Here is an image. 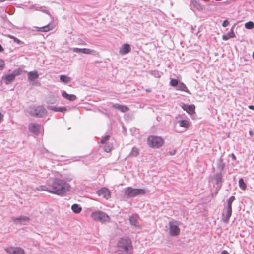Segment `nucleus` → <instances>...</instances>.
I'll return each instance as SVG.
<instances>
[{"instance_id": "1", "label": "nucleus", "mask_w": 254, "mask_h": 254, "mask_svg": "<svg viewBox=\"0 0 254 254\" xmlns=\"http://www.w3.org/2000/svg\"><path fill=\"white\" fill-rule=\"evenodd\" d=\"M70 188V185L66 181L55 177L49 181L47 186H40L38 190L63 195L69 190Z\"/></svg>"}, {"instance_id": "2", "label": "nucleus", "mask_w": 254, "mask_h": 254, "mask_svg": "<svg viewBox=\"0 0 254 254\" xmlns=\"http://www.w3.org/2000/svg\"><path fill=\"white\" fill-rule=\"evenodd\" d=\"M116 254H132V245L131 241L128 237L120 239L117 243Z\"/></svg>"}, {"instance_id": "3", "label": "nucleus", "mask_w": 254, "mask_h": 254, "mask_svg": "<svg viewBox=\"0 0 254 254\" xmlns=\"http://www.w3.org/2000/svg\"><path fill=\"white\" fill-rule=\"evenodd\" d=\"M147 142L150 147L154 148H159L163 145L164 140L161 137L150 135L148 137Z\"/></svg>"}, {"instance_id": "4", "label": "nucleus", "mask_w": 254, "mask_h": 254, "mask_svg": "<svg viewBox=\"0 0 254 254\" xmlns=\"http://www.w3.org/2000/svg\"><path fill=\"white\" fill-rule=\"evenodd\" d=\"M29 113L33 117L42 118L47 115V111L43 106L39 105L31 108Z\"/></svg>"}, {"instance_id": "5", "label": "nucleus", "mask_w": 254, "mask_h": 254, "mask_svg": "<svg viewBox=\"0 0 254 254\" xmlns=\"http://www.w3.org/2000/svg\"><path fill=\"white\" fill-rule=\"evenodd\" d=\"M91 217L95 221L101 223L110 221L109 216L105 213L101 211H97L92 213Z\"/></svg>"}, {"instance_id": "6", "label": "nucleus", "mask_w": 254, "mask_h": 254, "mask_svg": "<svg viewBox=\"0 0 254 254\" xmlns=\"http://www.w3.org/2000/svg\"><path fill=\"white\" fill-rule=\"evenodd\" d=\"M22 73V70L20 68L15 69L11 73L5 74L2 77L4 83L8 85L13 81L17 76L20 75Z\"/></svg>"}, {"instance_id": "7", "label": "nucleus", "mask_w": 254, "mask_h": 254, "mask_svg": "<svg viewBox=\"0 0 254 254\" xmlns=\"http://www.w3.org/2000/svg\"><path fill=\"white\" fill-rule=\"evenodd\" d=\"M145 190L141 189L127 187L125 189V195L127 197H135L139 194H144Z\"/></svg>"}, {"instance_id": "8", "label": "nucleus", "mask_w": 254, "mask_h": 254, "mask_svg": "<svg viewBox=\"0 0 254 254\" xmlns=\"http://www.w3.org/2000/svg\"><path fill=\"white\" fill-rule=\"evenodd\" d=\"M235 198L234 196H231L227 200V207L226 208V213L225 215H224V221L225 222H228L230 219V218L232 215V204L233 202L235 200Z\"/></svg>"}, {"instance_id": "9", "label": "nucleus", "mask_w": 254, "mask_h": 254, "mask_svg": "<svg viewBox=\"0 0 254 254\" xmlns=\"http://www.w3.org/2000/svg\"><path fill=\"white\" fill-rule=\"evenodd\" d=\"M179 223L178 221L169 222V233L171 236H176L180 234V229L177 225Z\"/></svg>"}, {"instance_id": "10", "label": "nucleus", "mask_w": 254, "mask_h": 254, "mask_svg": "<svg viewBox=\"0 0 254 254\" xmlns=\"http://www.w3.org/2000/svg\"><path fill=\"white\" fill-rule=\"evenodd\" d=\"M12 221L15 224L26 225L30 221L28 217L21 216L18 217H13L11 218Z\"/></svg>"}, {"instance_id": "11", "label": "nucleus", "mask_w": 254, "mask_h": 254, "mask_svg": "<svg viewBox=\"0 0 254 254\" xmlns=\"http://www.w3.org/2000/svg\"><path fill=\"white\" fill-rule=\"evenodd\" d=\"M139 217L137 214H133L129 217L130 224L137 229H141V225L139 223Z\"/></svg>"}, {"instance_id": "12", "label": "nucleus", "mask_w": 254, "mask_h": 254, "mask_svg": "<svg viewBox=\"0 0 254 254\" xmlns=\"http://www.w3.org/2000/svg\"><path fill=\"white\" fill-rule=\"evenodd\" d=\"M96 193L99 196H102L104 198L108 200L111 197V192L108 188L103 187L96 191Z\"/></svg>"}, {"instance_id": "13", "label": "nucleus", "mask_w": 254, "mask_h": 254, "mask_svg": "<svg viewBox=\"0 0 254 254\" xmlns=\"http://www.w3.org/2000/svg\"><path fill=\"white\" fill-rule=\"evenodd\" d=\"M212 180L218 185L217 188L218 187L220 189L222 186V183L223 182L222 173L217 172L215 173L213 176Z\"/></svg>"}, {"instance_id": "14", "label": "nucleus", "mask_w": 254, "mask_h": 254, "mask_svg": "<svg viewBox=\"0 0 254 254\" xmlns=\"http://www.w3.org/2000/svg\"><path fill=\"white\" fill-rule=\"evenodd\" d=\"M130 50L131 48L130 45L127 43H125L120 48L119 53L121 55H124L129 53Z\"/></svg>"}, {"instance_id": "15", "label": "nucleus", "mask_w": 254, "mask_h": 254, "mask_svg": "<svg viewBox=\"0 0 254 254\" xmlns=\"http://www.w3.org/2000/svg\"><path fill=\"white\" fill-rule=\"evenodd\" d=\"M40 125L37 123H32L29 125V130L36 134L39 133L40 129Z\"/></svg>"}, {"instance_id": "16", "label": "nucleus", "mask_w": 254, "mask_h": 254, "mask_svg": "<svg viewBox=\"0 0 254 254\" xmlns=\"http://www.w3.org/2000/svg\"><path fill=\"white\" fill-rule=\"evenodd\" d=\"M183 109L189 114H193L195 112V106L193 104L188 105L184 104L182 106Z\"/></svg>"}, {"instance_id": "17", "label": "nucleus", "mask_w": 254, "mask_h": 254, "mask_svg": "<svg viewBox=\"0 0 254 254\" xmlns=\"http://www.w3.org/2000/svg\"><path fill=\"white\" fill-rule=\"evenodd\" d=\"M62 95L63 97L65 98L66 99L70 101H73L76 100L77 97L74 94H69L67 93L65 91H63L62 93Z\"/></svg>"}, {"instance_id": "18", "label": "nucleus", "mask_w": 254, "mask_h": 254, "mask_svg": "<svg viewBox=\"0 0 254 254\" xmlns=\"http://www.w3.org/2000/svg\"><path fill=\"white\" fill-rule=\"evenodd\" d=\"M52 27L50 24H47L42 27H34V31L39 32H47L51 29Z\"/></svg>"}, {"instance_id": "19", "label": "nucleus", "mask_w": 254, "mask_h": 254, "mask_svg": "<svg viewBox=\"0 0 254 254\" xmlns=\"http://www.w3.org/2000/svg\"><path fill=\"white\" fill-rule=\"evenodd\" d=\"M27 75L28 80L30 81H33L39 77V74L36 71L28 72Z\"/></svg>"}, {"instance_id": "20", "label": "nucleus", "mask_w": 254, "mask_h": 254, "mask_svg": "<svg viewBox=\"0 0 254 254\" xmlns=\"http://www.w3.org/2000/svg\"><path fill=\"white\" fill-rule=\"evenodd\" d=\"M112 107L120 110L122 112H126L129 110L128 107L127 106L119 104H113Z\"/></svg>"}, {"instance_id": "21", "label": "nucleus", "mask_w": 254, "mask_h": 254, "mask_svg": "<svg viewBox=\"0 0 254 254\" xmlns=\"http://www.w3.org/2000/svg\"><path fill=\"white\" fill-rule=\"evenodd\" d=\"M225 166V163L223 162L222 159L221 158H220L217 161V169L219 171V172L222 173V172L223 171L224 167Z\"/></svg>"}, {"instance_id": "22", "label": "nucleus", "mask_w": 254, "mask_h": 254, "mask_svg": "<svg viewBox=\"0 0 254 254\" xmlns=\"http://www.w3.org/2000/svg\"><path fill=\"white\" fill-rule=\"evenodd\" d=\"M236 37V35L234 32L233 28H232L230 31L227 33L226 34H224L222 36V39L223 40L226 41L230 38H235Z\"/></svg>"}, {"instance_id": "23", "label": "nucleus", "mask_w": 254, "mask_h": 254, "mask_svg": "<svg viewBox=\"0 0 254 254\" xmlns=\"http://www.w3.org/2000/svg\"><path fill=\"white\" fill-rule=\"evenodd\" d=\"M176 90H180L182 91H184L187 93H190L189 90L187 88L186 85L181 82H180L177 88H176Z\"/></svg>"}, {"instance_id": "24", "label": "nucleus", "mask_w": 254, "mask_h": 254, "mask_svg": "<svg viewBox=\"0 0 254 254\" xmlns=\"http://www.w3.org/2000/svg\"><path fill=\"white\" fill-rule=\"evenodd\" d=\"M190 6L191 7V8H193L198 10L202 9L201 5L195 0H193L191 1Z\"/></svg>"}, {"instance_id": "25", "label": "nucleus", "mask_w": 254, "mask_h": 254, "mask_svg": "<svg viewBox=\"0 0 254 254\" xmlns=\"http://www.w3.org/2000/svg\"><path fill=\"white\" fill-rule=\"evenodd\" d=\"M60 81L65 84H67L71 82L72 79L71 77L67 76L65 75H61L60 76Z\"/></svg>"}, {"instance_id": "26", "label": "nucleus", "mask_w": 254, "mask_h": 254, "mask_svg": "<svg viewBox=\"0 0 254 254\" xmlns=\"http://www.w3.org/2000/svg\"><path fill=\"white\" fill-rule=\"evenodd\" d=\"M71 210L76 214L79 213L81 210V207L77 204H74L71 206Z\"/></svg>"}, {"instance_id": "27", "label": "nucleus", "mask_w": 254, "mask_h": 254, "mask_svg": "<svg viewBox=\"0 0 254 254\" xmlns=\"http://www.w3.org/2000/svg\"><path fill=\"white\" fill-rule=\"evenodd\" d=\"M81 53L86 54H92L95 55L96 51H94V50H91L90 49L82 48Z\"/></svg>"}, {"instance_id": "28", "label": "nucleus", "mask_w": 254, "mask_h": 254, "mask_svg": "<svg viewBox=\"0 0 254 254\" xmlns=\"http://www.w3.org/2000/svg\"><path fill=\"white\" fill-rule=\"evenodd\" d=\"M179 125L181 127H185L186 128L189 127V122L186 120H183L179 121Z\"/></svg>"}, {"instance_id": "29", "label": "nucleus", "mask_w": 254, "mask_h": 254, "mask_svg": "<svg viewBox=\"0 0 254 254\" xmlns=\"http://www.w3.org/2000/svg\"><path fill=\"white\" fill-rule=\"evenodd\" d=\"M139 155V151L136 147H133L129 153L130 156L136 157Z\"/></svg>"}, {"instance_id": "30", "label": "nucleus", "mask_w": 254, "mask_h": 254, "mask_svg": "<svg viewBox=\"0 0 254 254\" xmlns=\"http://www.w3.org/2000/svg\"><path fill=\"white\" fill-rule=\"evenodd\" d=\"M4 250L10 254H15L16 247H9L4 249Z\"/></svg>"}, {"instance_id": "31", "label": "nucleus", "mask_w": 254, "mask_h": 254, "mask_svg": "<svg viewBox=\"0 0 254 254\" xmlns=\"http://www.w3.org/2000/svg\"><path fill=\"white\" fill-rule=\"evenodd\" d=\"M179 82H180V81L178 79H171L170 81V85L171 86H172L173 87H175L176 88L177 86L178 85Z\"/></svg>"}, {"instance_id": "32", "label": "nucleus", "mask_w": 254, "mask_h": 254, "mask_svg": "<svg viewBox=\"0 0 254 254\" xmlns=\"http://www.w3.org/2000/svg\"><path fill=\"white\" fill-rule=\"evenodd\" d=\"M239 186L242 190H245L246 189L247 186L243 178L239 179Z\"/></svg>"}, {"instance_id": "33", "label": "nucleus", "mask_w": 254, "mask_h": 254, "mask_svg": "<svg viewBox=\"0 0 254 254\" xmlns=\"http://www.w3.org/2000/svg\"><path fill=\"white\" fill-rule=\"evenodd\" d=\"M245 27L248 29H252L254 27V23L252 21H249L245 24Z\"/></svg>"}, {"instance_id": "34", "label": "nucleus", "mask_w": 254, "mask_h": 254, "mask_svg": "<svg viewBox=\"0 0 254 254\" xmlns=\"http://www.w3.org/2000/svg\"><path fill=\"white\" fill-rule=\"evenodd\" d=\"M112 146L109 143L106 144L104 146V150L105 152H110L112 149Z\"/></svg>"}, {"instance_id": "35", "label": "nucleus", "mask_w": 254, "mask_h": 254, "mask_svg": "<svg viewBox=\"0 0 254 254\" xmlns=\"http://www.w3.org/2000/svg\"><path fill=\"white\" fill-rule=\"evenodd\" d=\"M8 36L10 38L12 39L13 40L14 43L17 44H21L23 43L21 40H20L19 39L13 36L9 35Z\"/></svg>"}, {"instance_id": "36", "label": "nucleus", "mask_w": 254, "mask_h": 254, "mask_svg": "<svg viewBox=\"0 0 254 254\" xmlns=\"http://www.w3.org/2000/svg\"><path fill=\"white\" fill-rule=\"evenodd\" d=\"M15 254H26L24 250L20 247H16Z\"/></svg>"}, {"instance_id": "37", "label": "nucleus", "mask_w": 254, "mask_h": 254, "mask_svg": "<svg viewBox=\"0 0 254 254\" xmlns=\"http://www.w3.org/2000/svg\"><path fill=\"white\" fill-rule=\"evenodd\" d=\"M110 138V136L109 135H107L105 136H102L100 141V143L102 144H104Z\"/></svg>"}, {"instance_id": "38", "label": "nucleus", "mask_w": 254, "mask_h": 254, "mask_svg": "<svg viewBox=\"0 0 254 254\" xmlns=\"http://www.w3.org/2000/svg\"><path fill=\"white\" fill-rule=\"evenodd\" d=\"M151 74L156 78H160L161 77V73L158 71H153L151 72Z\"/></svg>"}, {"instance_id": "39", "label": "nucleus", "mask_w": 254, "mask_h": 254, "mask_svg": "<svg viewBox=\"0 0 254 254\" xmlns=\"http://www.w3.org/2000/svg\"><path fill=\"white\" fill-rule=\"evenodd\" d=\"M5 66V62L2 59H0V70H2Z\"/></svg>"}, {"instance_id": "40", "label": "nucleus", "mask_w": 254, "mask_h": 254, "mask_svg": "<svg viewBox=\"0 0 254 254\" xmlns=\"http://www.w3.org/2000/svg\"><path fill=\"white\" fill-rule=\"evenodd\" d=\"M47 109L55 112H57L58 107L54 106H48Z\"/></svg>"}, {"instance_id": "41", "label": "nucleus", "mask_w": 254, "mask_h": 254, "mask_svg": "<svg viewBox=\"0 0 254 254\" xmlns=\"http://www.w3.org/2000/svg\"><path fill=\"white\" fill-rule=\"evenodd\" d=\"M66 110L67 109L65 107H58L57 112H64V111H66Z\"/></svg>"}, {"instance_id": "42", "label": "nucleus", "mask_w": 254, "mask_h": 254, "mask_svg": "<svg viewBox=\"0 0 254 254\" xmlns=\"http://www.w3.org/2000/svg\"><path fill=\"white\" fill-rule=\"evenodd\" d=\"M72 50L74 52L78 53H81L82 48H73Z\"/></svg>"}, {"instance_id": "43", "label": "nucleus", "mask_w": 254, "mask_h": 254, "mask_svg": "<svg viewBox=\"0 0 254 254\" xmlns=\"http://www.w3.org/2000/svg\"><path fill=\"white\" fill-rule=\"evenodd\" d=\"M229 23V22L228 21V20L225 19L224 21H223V22L222 23V26L224 27H226L228 26Z\"/></svg>"}, {"instance_id": "44", "label": "nucleus", "mask_w": 254, "mask_h": 254, "mask_svg": "<svg viewBox=\"0 0 254 254\" xmlns=\"http://www.w3.org/2000/svg\"><path fill=\"white\" fill-rule=\"evenodd\" d=\"M176 153V150H171V151H169L168 153L169 155H173L174 154H175Z\"/></svg>"}, {"instance_id": "45", "label": "nucleus", "mask_w": 254, "mask_h": 254, "mask_svg": "<svg viewBox=\"0 0 254 254\" xmlns=\"http://www.w3.org/2000/svg\"><path fill=\"white\" fill-rule=\"evenodd\" d=\"M79 44L80 45H85V43L84 41L81 39H79Z\"/></svg>"}, {"instance_id": "46", "label": "nucleus", "mask_w": 254, "mask_h": 254, "mask_svg": "<svg viewBox=\"0 0 254 254\" xmlns=\"http://www.w3.org/2000/svg\"><path fill=\"white\" fill-rule=\"evenodd\" d=\"M231 157L233 160H235L236 159V157L234 153H232L231 154Z\"/></svg>"}, {"instance_id": "47", "label": "nucleus", "mask_w": 254, "mask_h": 254, "mask_svg": "<svg viewBox=\"0 0 254 254\" xmlns=\"http://www.w3.org/2000/svg\"><path fill=\"white\" fill-rule=\"evenodd\" d=\"M220 254H229L228 252L226 250H223Z\"/></svg>"}, {"instance_id": "48", "label": "nucleus", "mask_w": 254, "mask_h": 254, "mask_svg": "<svg viewBox=\"0 0 254 254\" xmlns=\"http://www.w3.org/2000/svg\"><path fill=\"white\" fill-rule=\"evenodd\" d=\"M248 108L250 109H251V110H254V106L253 105H249Z\"/></svg>"}, {"instance_id": "49", "label": "nucleus", "mask_w": 254, "mask_h": 254, "mask_svg": "<svg viewBox=\"0 0 254 254\" xmlns=\"http://www.w3.org/2000/svg\"><path fill=\"white\" fill-rule=\"evenodd\" d=\"M146 92H147V93H150V92H152V90H151V88H148V89H146Z\"/></svg>"}, {"instance_id": "50", "label": "nucleus", "mask_w": 254, "mask_h": 254, "mask_svg": "<svg viewBox=\"0 0 254 254\" xmlns=\"http://www.w3.org/2000/svg\"><path fill=\"white\" fill-rule=\"evenodd\" d=\"M4 50V49L3 48L1 45L0 44V52H1Z\"/></svg>"}, {"instance_id": "51", "label": "nucleus", "mask_w": 254, "mask_h": 254, "mask_svg": "<svg viewBox=\"0 0 254 254\" xmlns=\"http://www.w3.org/2000/svg\"><path fill=\"white\" fill-rule=\"evenodd\" d=\"M55 102V100L54 101H47V103H48V104H53Z\"/></svg>"}, {"instance_id": "52", "label": "nucleus", "mask_w": 254, "mask_h": 254, "mask_svg": "<svg viewBox=\"0 0 254 254\" xmlns=\"http://www.w3.org/2000/svg\"><path fill=\"white\" fill-rule=\"evenodd\" d=\"M48 152V150H46V149L44 148V149H43V151H42V152L43 153H45V152Z\"/></svg>"}, {"instance_id": "53", "label": "nucleus", "mask_w": 254, "mask_h": 254, "mask_svg": "<svg viewBox=\"0 0 254 254\" xmlns=\"http://www.w3.org/2000/svg\"><path fill=\"white\" fill-rule=\"evenodd\" d=\"M6 0H0V2H2L5 1Z\"/></svg>"}, {"instance_id": "54", "label": "nucleus", "mask_w": 254, "mask_h": 254, "mask_svg": "<svg viewBox=\"0 0 254 254\" xmlns=\"http://www.w3.org/2000/svg\"><path fill=\"white\" fill-rule=\"evenodd\" d=\"M252 56H253V59H254V51L253 53V55Z\"/></svg>"}, {"instance_id": "55", "label": "nucleus", "mask_w": 254, "mask_h": 254, "mask_svg": "<svg viewBox=\"0 0 254 254\" xmlns=\"http://www.w3.org/2000/svg\"><path fill=\"white\" fill-rule=\"evenodd\" d=\"M249 133H250V134H252V131H249Z\"/></svg>"}]
</instances>
